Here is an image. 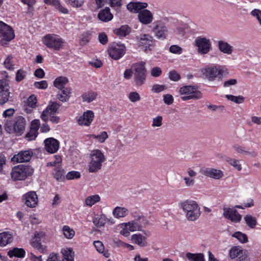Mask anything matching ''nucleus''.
Instances as JSON below:
<instances>
[{
	"label": "nucleus",
	"instance_id": "obj_27",
	"mask_svg": "<svg viewBox=\"0 0 261 261\" xmlns=\"http://www.w3.org/2000/svg\"><path fill=\"white\" fill-rule=\"evenodd\" d=\"M128 212L127 208L117 206L113 210L112 214L114 218L120 219L127 216Z\"/></svg>",
	"mask_w": 261,
	"mask_h": 261
},
{
	"label": "nucleus",
	"instance_id": "obj_41",
	"mask_svg": "<svg viewBox=\"0 0 261 261\" xmlns=\"http://www.w3.org/2000/svg\"><path fill=\"white\" fill-rule=\"evenodd\" d=\"M97 93L94 92H88L82 95L83 101L91 102L96 99Z\"/></svg>",
	"mask_w": 261,
	"mask_h": 261
},
{
	"label": "nucleus",
	"instance_id": "obj_21",
	"mask_svg": "<svg viewBox=\"0 0 261 261\" xmlns=\"http://www.w3.org/2000/svg\"><path fill=\"white\" fill-rule=\"evenodd\" d=\"M45 148L46 150L50 153H54L57 151L59 147L58 141L53 138H49L44 140Z\"/></svg>",
	"mask_w": 261,
	"mask_h": 261
},
{
	"label": "nucleus",
	"instance_id": "obj_1",
	"mask_svg": "<svg viewBox=\"0 0 261 261\" xmlns=\"http://www.w3.org/2000/svg\"><path fill=\"white\" fill-rule=\"evenodd\" d=\"M134 75L133 81L136 87H140L144 85L146 79V69L145 62L141 61L133 64L131 69H126L123 73L125 80H130Z\"/></svg>",
	"mask_w": 261,
	"mask_h": 261
},
{
	"label": "nucleus",
	"instance_id": "obj_8",
	"mask_svg": "<svg viewBox=\"0 0 261 261\" xmlns=\"http://www.w3.org/2000/svg\"><path fill=\"white\" fill-rule=\"evenodd\" d=\"M42 42L47 47L56 50H60L64 43V40L62 38L54 34H49L44 36L42 38Z\"/></svg>",
	"mask_w": 261,
	"mask_h": 261
},
{
	"label": "nucleus",
	"instance_id": "obj_9",
	"mask_svg": "<svg viewBox=\"0 0 261 261\" xmlns=\"http://www.w3.org/2000/svg\"><path fill=\"white\" fill-rule=\"evenodd\" d=\"M194 46L198 53L201 55L208 54L212 49L210 39L203 36L197 37L194 41Z\"/></svg>",
	"mask_w": 261,
	"mask_h": 261
},
{
	"label": "nucleus",
	"instance_id": "obj_29",
	"mask_svg": "<svg viewBox=\"0 0 261 261\" xmlns=\"http://www.w3.org/2000/svg\"><path fill=\"white\" fill-rule=\"evenodd\" d=\"M98 17L100 20L107 22L112 20L113 16L110 12V8L106 7L99 12L98 14Z\"/></svg>",
	"mask_w": 261,
	"mask_h": 261
},
{
	"label": "nucleus",
	"instance_id": "obj_59",
	"mask_svg": "<svg viewBox=\"0 0 261 261\" xmlns=\"http://www.w3.org/2000/svg\"><path fill=\"white\" fill-rule=\"evenodd\" d=\"M162 70L160 67H155L151 69L150 75L154 77H159L161 75Z\"/></svg>",
	"mask_w": 261,
	"mask_h": 261
},
{
	"label": "nucleus",
	"instance_id": "obj_36",
	"mask_svg": "<svg viewBox=\"0 0 261 261\" xmlns=\"http://www.w3.org/2000/svg\"><path fill=\"white\" fill-rule=\"evenodd\" d=\"M63 261H73L74 252L71 248H65L62 250Z\"/></svg>",
	"mask_w": 261,
	"mask_h": 261
},
{
	"label": "nucleus",
	"instance_id": "obj_16",
	"mask_svg": "<svg viewBox=\"0 0 261 261\" xmlns=\"http://www.w3.org/2000/svg\"><path fill=\"white\" fill-rule=\"evenodd\" d=\"M94 114L93 111L88 110L77 118V121L80 125L89 126L93 121Z\"/></svg>",
	"mask_w": 261,
	"mask_h": 261
},
{
	"label": "nucleus",
	"instance_id": "obj_37",
	"mask_svg": "<svg viewBox=\"0 0 261 261\" xmlns=\"http://www.w3.org/2000/svg\"><path fill=\"white\" fill-rule=\"evenodd\" d=\"M25 254V252L23 249L15 248L8 252L9 256L12 258L13 256L17 257H23Z\"/></svg>",
	"mask_w": 261,
	"mask_h": 261
},
{
	"label": "nucleus",
	"instance_id": "obj_15",
	"mask_svg": "<svg viewBox=\"0 0 261 261\" xmlns=\"http://www.w3.org/2000/svg\"><path fill=\"white\" fill-rule=\"evenodd\" d=\"M223 216L227 219L233 223L239 222L242 219V216L239 214L235 208L224 207Z\"/></svg>",
	"mask_w": 261,
	"mask_h": 261
},
{
	"label": "nucleus",
	"instance_id": "obj_53",
	"mask_svg": "<svg viewBox=\"0 0 261 261\" xmlns=\"http://www.w3.org/2000/svg\"><path fill=\"white\" fill-rule=\"evenodd\" d=\"M26 105L32 108H34L37 106V98L34 95H31L27 100Z\"/></svg>",
	"mask_w": 261,
	"mask_h": 261
},
{
	"label": "nucleus",
	"instance_id": "obj_23",
	"mask_svg": "<svg viewBox=\"0 0 261 261\" xmlns=\"http://www.w3.org/2000/svg\"><path fill=\"white\" fill-rule=\"evenodd\" d=\"M44 3L54 7L59 12L63 14L69 13L68 9L66 8L59 0H43Z\"/></svg>",
	"mask_w": 261,
	"mask_h": 261
},
{
	"label": "nucleus",
	"instance_id": "obj_38",
	"mask_svg": "<svg viewBox=\"0 0 261 261\" xmlns=\"http://www.w3.org/2000/svg\"><path fill=\"white\" fill-rule=\"evenodd\" d=\"M243 255V250L239 247H233L229 251V256L232 259L241 258Z\"/></svg>",
	"mask_w": 261,
	"mask_h": 261
},
{
	"label": "nucleus",
	"instance_id": "obj_22",
	"mask_svg": "<svg viewBox=\"0 0 261 261\" xmlns=\"http://www.w3.org/2000/svg\"><path fill=\"white\" fill-rule=\"evenodd\" d=\"M44 3L54 7L59 12L63 14L69 13L68 9L66 8L59 0H43Z\"/></svg>",
	"mask_w": 261,
	"mask_h": 261
},
{
	"label": "nucleus",
	"instance_id": "obj_48",
	"mask_svg": "<svg viewBox=\"0 0 261 261\" xmlns=\"http://www.w3.org/2000/svg\"><path fill=\"white\" fill-rule=\"evenodd\" d=\"M62 162V159L60 155H55V160L47 163V167H56L59 168Z\"/></svg>",
	"mask_w": 261,
	"mask_h": 261
},
{
	"label": "nucleus",
	"instance_id": "obj_10",
	"mask_svg": "<svg viewBox=\"0 0 261 261\" xmlns=\"http://www.w3.org/2000/svg\"><path fill=\"white\" fill-rule=\"evenodd\" d=\"M0 38L2 42H10L15 38L13 29L2 21H0Z\"/></svg>",
	"mask_w": 261,
	"mask_h": 261
},
{
	"label": "nucleus",
	"instance_id": "obj_31",
	"mask_svg": "<svg viewBox=\"0 0 261 261\" xmlns=\"http://www.w3.org/2000/svg\"><path fill=\"white\" fill-rule=\"evenodd\" d=\"M69 80L65 76H60L57 77L54 81V86L58 89L65 88V85L68 83Z\"/></svg>",
	"mask_w": 261,
	"mask_h": 261
},
{
	"label": "nucleus",
	"instance_id": "obj_14",
	"mask_svg": "<svg viewBox=\"0 0 261 261\" xmlns=\"http://www.w3.org/2000/svg\"><path fill=\"white\" fill-rule=\"evenodd\" d=\"M9 81L4 79L0 80V104L3 105L9 100L10 92L9 91Z\"/></svg>",
	"mask_w": 261,
	"mask_h": 261
},
{
	"label": "nucleus",
	"instance_id": "obj_12",
	"mask_svg": "<svg viewBox=\"0 0 261 261\" xmlns=\"http://www.w3.org/2000/svg\"><path fill=\"white\" fill-rule=\"evenodd\" d=\"M125 50V46L124 44H114L109 46L108 51L110 57L117 60L124 56Z\"/></svg>",
	"mask_w": 261,
	"mask_h": 261
},
{
	"label": "nucleus",
	"instance_id": "obj_47",
	"mask_svg": "<svg viewBox=\"0 0 261 261\" xmlns=\"http://www.w3.org/2000/svg\"><path fill=\"white\" fill-rule=\"evenodd\" d=\"M54 177L59 181H62L64 178V170L60 168H56L53 173Z\"/></svg>",
	"mask_w": 261,
	"mask_h": 261
},
{
	"label": "nucleus",
	"instance_id": "obj_20",
	"mask_svg": "<svg viewBox=\"0 0 261 261\" xmlns=\"http://www.w3.org/2000/svg\"><path fill=\"white\" fill-rule=\"evenodd\" d=\"M138 19L143 24H149L153 20V17L152 13L148 10L144 9L138 14Z\"/></svg>",
	"mask_w": 261,
	"mask_h": 261
},
{
	"label": "nucleus",
	"instance_id": "obj_11",
	"mask_svg": "<svg viewBox=\"0 0 261 261\" xmlns=\"http://www.w3.org/2000/svg\"><path fill=\"white\" fill-rule=\"evenodd\" d=\"M153 32L159 39H166L168 35V29L165 23L162 21H156L153 23Z\"/></svg>",
	"mask_w": 261,
	"mask_h": 261
},
{
	"label": "nucleus",
	"instance_id": "obj_64",
	"mask_svg": "<svg viewBox=\"0 0 261 261\" xmlns=\"http://www.w3.org/2000/svg\"><path fill=\"white\" fill-rule=\"evenodd\" d=\"M251 14L255 17L261 25V10L259 9H254L251 12Z\"/></svg>",
	"mask_w": 261,
	"mask_h": 261
},
{
	"label": "nucleus",
	"instance_id": "obj_55",
	"mask_svg": "<svg viewBox=\"0 0 261 261\" xmlns=\"http://www.w3.org/2000/svg\"><path fill=\"white\" fill-rule=\"evenodd\" d=\"M91 33L89 32H86L82 34L80 44L82 45H85L87 43L89 42L91 39Z\"/></svg>",
	"mask_w": 261,
	"mask_h": 261
},
{
	"label": "nucleus",
	"instance_id": "obj_35",
	"mask_svg": "<svg viewBox=\"0 0 261 261\" xmlns=\"http://www.w3.org/2000/svg\"><path fill=\"white\" fill-rule=\"evenodd\" d=\"M131 239L134 243L141 246H145L146 238L140 234H134L132 236Z\"/></svg>",
	"mask_w": 261,
	"mask_h": 261
},
{
	"label": "nucleus",
	"instance_id": "obj_2",
	"mask_svg": "<svg viewBox=\"0 0 261 261\" xmlns=\"http://www.w3.org/2000/svg\"><path fill=\"white\" fill-rule=\"evenodd\" d=\"M202 77L208 82L221 81L228 74V69L220 65H207L200 70Z\"/></svg>",
	"mask_w": 261,
	"mask_h": 261
},
{
	"label": "nucleus",
	"instance_id": "obj_4",
	"mask_svg": "<svg viewBox=\"0 0 261 261\" xmlns=\"http://www.w3.org/2000/svg\"><path fill=\"white\" fill-rule=\"evenodd\" d=\"M25 125V118L21 116H18L11 120L7 121L4 127L7 133L14 134L16 136H20L24 133Z\"/></svg>",
	"mask_w": 261,
	"mask_h": 261
},
{
	"label": "nucleus",
	"instance_id": "obj_24",
	"mask_svg": "<svg viewBox=\"0 0 261 261\" xmlns=\"http://www.w3.org/2000/svg\"><path fill=\"white\" fill-rule=\"evenodd\" d=\"M201 173L204 176L216 179H220L223 175L221 170L214 168H206L202 170Z\"/></svg>",
	"mask_w": 261,
	"mask_h": 261
},
{
	"label": "nucleus",
	"instance_id": "obj_19",
	"mask_svg": "<svg viewBox=\"0 0 261 261\" xmlns=\"http://www.w3.org/2000/svg\"><path fill=\"white\" fill-rule=\"evenodd\" d=\"M23 199L25 205L30 207H35L38 204V196L34 191H30L25 194Z\"/></svg>",
	"mask_w": 261,
	"mask_h": 261
},
{
	"label": "nucleus",
	"instance_id": "obj_61",
	"mask_svg": "<svg viewBox=\"0 0 261 261\" xmlns=\"http://www.w3.org/2000/svg\"><path fill=\"white\" fill-rule=\"evenodd\" d=\"M93 244L96 250L99 253H103L104 252L105 247L103 243L100 241H94Z\"/></svg>",
	"mask_w": 261,
	"mask_h": 261
},
{
	"label": "nucleus",
	"instance_id": "obj_7",
	"mask_svg": "<svg viewBox=\"0 0 261 261\" xmlns=\"http://www.w3.org/2000/svg\"><path fill=\"white\" fill-rule=\"evenodd\" d=\"M137 45L145 53L151 51L154 47L155 40L149 34H142L137 37Z\"/></svg>",
	"mask_w": 261,
	"mask_h": 261
},
{
	"label": "nucleus",
	"instance_id": "obj_42",
	"mask_svg": "<svg viewBox=\"0 0 261 261\" xmlns=\"http://www.w3.org/2000/svg\"><path fill=\"white\" fill-rule=\"evenodd\" d=\"M62 231L64 237L68 239H72L75 234L74 230L67 225L63 226Z\"/></svg>",
	"mask_w": 261,
	"mask_h": 261
},
{
	"label": "nucleus",
	"instance_id": "obj_63",
	"mask_svg": "<svg viewBox=\"0 0 261 261\" xmlns=\"http://www.w3.org/2000/svg\"><path fill=\"white\" fill-rule=\"evenodd\" d=\"M26 72L22 70H18L16 74V81L17 82L21 81L25 76Z\"/></svg>",
	"mask_w": 261,
	"mask_h": 261
},
{
	"label": "nucleus",
	"instance_id": "obj_3",
	"mask_svg": "<svg viewBox=\"0 0 261 261\" xmlns=\"http://www.w3.org/2000/svg\"><path fill=\"white\" fill-rule=\"evenodd\" d=\"M179 207L185 214L189 221L197 220L201 215L200 208L196 202L193 200H185L179 203Z\"/></svg>",
	"mask_w": 261,
	"mask_h": 261
},
{
	"label": "nucleus",
	"instance_id": "obj_43",
	"mask_svg": "<svg viewBox=\"0 0 261 261\" xmlns=\"http://www.w3.org/2000/svg\"><path fill=\"white\" fill-rule=\"evenodd\" d=\"M134 218V219L133 220L135 223H137L138 224L140 225V228L141 229L148 224V221L146 218L142 215L135 216Z\"/></svg>",
	"mask_w": 261,
	"mask_h": 261
},
{
	"label": "nucleus",
	"instance_id": "obj_46",
	"mask_svg": "<svg viewBox=\"0 0 261 261\" xmlns=\"http://www.w3.org/2000/svg\"><path fill=\"white\" fill-rule=\"evenodd\" d=\"M244 219L247 225L250 228H253L256 226L257 222L255 217L251 215H246Z\"/></svg>",
	"mask_w": 261,
	"mask_h": 261
},
{
	"label": "nucleus",
	"instance_id": "obj_57",
	"mask_svg": "<svg viewBox=\"0 0 261 261\" xmlns=\"http://www.w3.org/2000/svg\"><path fill=\"white\" fill-rule=\"evenodd\" d=\"M66 3L73 7L79 8L84 4L83 0H67Z\"/></svg>",
	"mask_w": 261,
	"mask_h": 261
},
{
	"label": "nucleus",
	"instance_id": "obj_56",
	"mask_svg": "<svg viewBox=\"0 0 261 261\" xmlns=\"http://www.w3.org/2000/svg\"><path fill=\"white\" fill-rule=\"evenodd\" d=\"M163 124V117L161 116H158L152 119L151 126L153 127H160Z\"/></svg>",
	"mask_w": 261,
	"mask_h": 261
},
{
	"label": "nucleus",
	"instance_id": "obj_58",
	"mask_svg": "<svg viewBox=\"0 0 261 261\" xmlns=\"http://www.w3.org/2000/svg\"><path fill=\"white\" fill-rule=\"evenodd\" d=\"M227 161L230 165H231L238 171L242 170V166L241 164H240L239 160L233 159H230Z\"/></svg>",
	"mask_w": 261,
	"mask_h": 261
},
{
	"label": "nucleus",
	"instance_id": "obj_33",
	"mask_svg": "<svg viewBox=\"0 0 261 261\" xmlns=\"http://www.w3.org/2000/svg\"><path fill=\"white\" fill-rule=\"evenodd\" d=\"M12 241V235L7 232L0 233V246H6Z\"/></svg>",
	"mask_w": 261,
	"mask_h": 261
},
{
	"label": "nucleus",
	"instance_id": "obj_28",
	"mask_svg": "<svg viewBox=\"0 0 261 261\" xmlns=\"http://www.w3.org/2000/svg\"><path fill=\"white\" fill-rule=\"evenodd\" d=\"M218 47L221 52L227 55H231L233 51V47L224 41H218Z\"/></svg>",
	"mask_w": 261,
	"mask_h": 261
},
{
	"label": "nucleus",
	"instance_id": "obj_17",
	"mask_svg": "<svg viewBox=\"0 0 261 261\" xmlns=\"http://www.w3.org/2000/svg\"><path fill=\"white\" fill-rule=\"evenodd\" d=\"M33 151L31 150L21 151L12 158V161L16 163L29 162L33 155Z\"/></svg>",
	"mask_w": 261,
	"mask_h": 261
},
{
	"label": "nucleus",
	"instance_id": "obj_50",
	"mask_svg": "<svg viewBox=\"0 0 261 261\" xmlns=\"http://www.w3.org/2000/svg\"><path fill=\"white\" fill-rule=\"evenodd\" d=\"M232 236L237 239L240 242L242 243H246L248 242V238L247 236L241 232H236L232 234Z\"/></svg>",
	"mask_w": 261,
	"mask_h": 261
},
{
	"label": "nucleus",
	"instance_id": "obj_60",
	"mask_svg": "<svg viewBox=\"0 0 261 261\" xmlns=\"http://www.w3.org/2000/svg\"><path fill=\"white\" fill-rule=\"evenodd\" d=\"M35 88L40 89H46L48 87L47 83L46 81H41L40 82H36L34 84Z\"/></svg>",
	"mask_w": 261,
	"mask_h": 261
},
{
	"label": "nucleus",
	"instance_id": "obj_40",
	"mask_svg": "<svg viewBox=\"0 0 261 261\" xmlns=\"http://www.w3.org/2000/svg\"><path fill=\"white\" fill-rule=\"evenodd\" d=\"M109 136L108 133L106 131L101 132L98 135L92 134L91 135V138L93 139H96L99 143H102L105 142L106 140L108 138Z\"/></svg>",
	"mask_w": 261,
	"mask_h": 261
},
{
	"label": "nucleus",
	"instance_id": "obj_34",
	"mask_svg": "<svg viewBox=\"0 0 261 261\" xmlns=\"http://www.w3.org/2000/svg\"><path fill=\"white\" fill-rule=\"evenodd\" d=\"M114 32L119 37H124L130 33V28L127 25H124L115 29Z\"/></svg>",
	"mask_w": 261,
	"mask_h": 261
},
{
	"label": "nucleus",
	"instance_id": "obj_18",
	"mask_svg": "<svg viewBox=\"0 0 261 261\" xmlns=\"http://www.w3.org/2000/svg\"><path fill=\"white\" fill-rule=\"evenodd\" d=\"M60 105L56 102H50L46 108L42 112L41 118L44 121H46L48 117L55 113L59 109Z\"/></svg>",
	"mask_w": 261,
	"mask_h": 261
},
{
	"label": "nucleus",
	"instance_id": "obj_44",
	"mask_svg": "<svg viewBox=\"0 0 261 261\" xmlns=\"http://www.w3.org/2000/svg\"><path fill=\"white\" fill-rule=\"evenodd\" d=\"M186 257L191 261H204L203 255L201 253L194 254L188 252L186 254Z\"/></svg>",
	"mask_w": 261,
	"mask_h": 261
},
{
	"label": "nucleus",
	"instance_id": "obj_30",
	"mask_svg": "<svg viewBox=\"0 0 261 261\" xmlns=\"http://www.w3.org/2000/svg\"><path fill=\"white\" fill-rule=\"evenodd\" d=\"M179 91L181 95H192L196 92H200L196 86H185L181 87Z\"/></svg>",
	"mask_w": 261,
	"mask_h": 261
},
{
	"label": "nucleus",
	"instance_id": "obj_13",
	"mask_svg": "<svg viewBox=\"0 0 261 261\" xmlns=\"http://www.w3.org/2000/svg\"><path fill=\"white\" fill-rule=\"evenodd\" d=\"M119 226L120 228H121L120 233L124 237L128 236L130 231L133 232L141 230L140 228V225H139L137 223H135L134 220L121 223Z\"/></svg>",
	"mask_w": 261,
	"mask_h": 261
},
{
	"label": "nucleus",
	"instance_id": "obj_62",
	"mask_svg": "<svg viewBox=\"0 0 261 261\" xmlns=\"http://www.w3.org/2000/svg\"><path fill=\"white\" fill-rule=\"evenodd\" d=\"M169 50L173 54L180 55L182 53V48L176 45H172L169 48Z\"/></svg>",
	"mask_w": 261,
	"mask_h": 261
},
{
	"label": "nucleus",
	"instance_id": "obj_32",
	"mask_svg": "<svg viewBox=\"0 0 261 261\" xmlns=\"http://www.w3.org/2000/svg\"><path fill=\"white\" fill-rule=\"evenodd\" d=\"M100 200V197L98 194L90 195L87 196L84 201V204L86 206L92 207L95 204L99 202Z\"/></svg>",
	"mask_w": 261,
	"mask_h": 261
},
{
	"label": "nucleus",
	"instance_id": "obj_26",
	"mask_svg": "<svg viewBox=\"0 0 261 261\" xmlns=\"http://www.w3.org/2000/svg\"><path fill=\"white\" fill-rule=\"evenodd\" d=\"M60 90V91L57 95V98L62 102L68 101L72 92V88L68 87Z\"/></svg>",
	"mask_w": 261,
	"mask_h": 261
},
{
	"label": "nucleus",
	"instance_id": "obj_52",
	"mask_svg": "<svg viewBox=\"0 0 261 261\" xmlns=\"http://www.w3.org/2000/svg\"><path fill=\"white\" fill-rule=\"evenodd\" d=\"M128 99L132 102H136L140 100V94L137 92H130L128 95Z\"/></svg>",
	"mask_w": 261,
	"mask_h": 261
},
{
	"label": "nucleus",
	"instance_id": "obj_39",
	"mask_svg": "<svg viewBox=\"0 0 261 261\" xmlns=\"http://www.w3.org/2000/svg\"><path fill=\"white\" fill-rule=\"evenodd\" d=\"M225 97L227 100L237 104H241L244 102L245 97L242 95L234 96L231 94L225 95Z\"/></svg>",
	"mask_w": 261,
	"mask_h": 261
},
{
	"label": "nucleus",
	"instance_id": "obj_49",
	"mask_svg": "<svg viewBox=\"0 0 261 261\" xmlns=\"http://www.w3.org/2000/svg\"><path fill=\"white\" fill-rule=\"evenodd\" d=\"M202 96V93L201 92H196L194 94L192 95H186L185 96H181V99L183 101H186L189 99H200Z\"/></svg>",
	"mask_w": 261,
	"mask_h": 261
},
{
	"label": "nucleus",
	"instance_id": "obj_25",
	"mask_svg": "<svg viewBox=\"0 0 261 261\" xmlns=\"http://www.w3.org/2000/svg\"><path fill=\"white\" fill-rule=\"evenodd\" d=\"M148 6L146 3L130 2L127 5V9L131 12L138 13Z\"/></svg>",
	"mask_w": 261,
	"mask_h": 261
},
{
	"label": "nucleus",
	"instance_id": "obj_5",
	"mask_svg": "<svg viewBox=\"0 0 261 261\" xmlns=\"http://www.w3.org/2000/svg\"><path fill=\"white\" fill-rule=\"evenodd\" d=\"M90 160L88 164V170L90 173H96L99 171L103 163L106 161V158L99 149H94L90 154Z\"/></svg>",
	"mask_w": 261,
	"mask_h": 261
},
{
	"label": "nucleus",
	"instance_id": "obj_51",
	"mask_svg": "<svg viewBox=\"0 0 261 261\" xmlns=\"http://www.w3.org/2000/svg\"><path fill=\"white\" fill-rule=\"evenodd\" d=\"M81 173L76 171H69L67 173L66 175V177L68 180L79 179L81 177Z\"/></svg>",
	"mask_w": 261,
	"mask_h": 261
},
{
	"label": "nucleus",
	"instance_id": "obj_54",
	"mask_svg": "<svg viewBox=\"0 0 261 261\" xmlns=\"http://www.w3.org/2000/svg\"><path fill=\"white\" fill-rule=\"evenodd\" d=\"M94 224L97 227L103 226L106 223V219L105 217L100 216L96 217L93 219Z\"/></svg>",
	"mask_w": 261,
	"mask_h": 261
},
{
	"label": "nucleus",
	"instance_id": "obj_45",
	"mask_svg": "<svg viewBox=\"0 0 261 261\" xmlns=\"http://www.w3.org/2000/svg\"><path fill=\"white\" fill-rule=\"evenodd\" d=\"M31 245L33 248L37 249L40 253H44L46 251V247L41 244L40 241L37 239L33 240L31 242Z\"/></svg>",
	"mask_w": 261,
	"mask_h": 261
},
{
	"label": "nucleus",
	"instance_id": "obj_6",
	"mask_svg": "<svg viewBox=\"0 0 261 261\" xmlns=\"http://www.w3.org/2000/svg\"><path fill=\"white\" fill-rule=\"evenodd\" d=\"M34 170L30 166L19 165L14 166L11 172V176L14 181L23 180L33 175Z\"/></svg>",
	"mask_w": 261,
	"mask_h": 261
}]
</instances>
